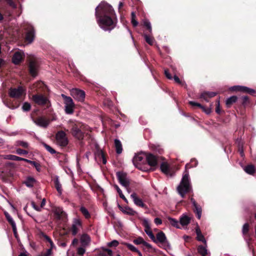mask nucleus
<instances>
[{"label": "nucleus", "mask_w": 256, "mask_h": 256, "mask_svg": "<svg viewBox=\"0 0 256 256\" xmlns=\"http://www.w3.org/2000/svg\"><path fill=\"white\" fill-rule=\"evenodd\" d=\"M124 245H126L129 250H132V252H137V251H138V249L136 248L135 246H134L133 245H132V244H128V243H124Z\"/></svg>", "instance_id": "nucleus-48"}, {"label": "nucleus", "mask_w": 256, "mask_h": 256, "mask_svg": "<svg viewBox=\"0 0 256 256\" xmlns=\"http://www.w3.org/2000/svg\"><path fill=\"white\" fill-rule=\"evenodd\" d=\"M154 222L156 225H160L162 224V220L158 218H154Z\"/></svg>", "instance_id": "nucleus-63"}, {"label": "nucleus", "mask_w": 256, "mask_h": 256, "mask_svg": "<svg viewBox=\"0 0 256 256\" xmlns=\"http://www.w3.org/2000/svg\"><path fill=\"white\" fill-rule=\"evenodd\" d=\"M30 164L33 165L36 168V170L38 172H40L41 170V166L40 164L32 160V163H30Z\"/></svg>", "instance_id": "nucleus-49"}, {"label": "nucleus", "mask_w": 256, "mask_h": 256, "mask_svg": "<svg viewBox=\"0 0 256 256\" xmlns=\"http://www.w3.org/2000/svg\"><path fill=\"white\" fill-rule=\"evenodd\" d=\"M4 215L8 220V221L10 223L12 228L13 231L14 233L16 232V224L14 221L13 220L12 216L8 214V212H4Z\"/></svg>", "instance_id": "nucleus-23"}, {"label": "nucleus", "mask_w": 256, "mask_h": 256, "mask_svg": "<svg viewBox=\"0 0 256 256\" xmlns=\"http://www.w3.org/2000/svg\"><path fill=\"white\" fill-rule=\"evenodd\" d=\"M44 87V83L40 81V82H38L34 84L31 88L32 89H36V90H37L38 89L43 88Z\"/></svg>", "instance_id": "nucleus-41"}, {"label": "nucleus", "mask_w": 256, "mask_h": 256, "mask_svg": "<svg viewBox=\"0 0 256 256\" xmlns=\"http://www.w3.org/2000/svg\"><path fill=\"white\" fill-rule=\"evenodd\" d=\"M198 252L201 256H210V252H208L207 248V244L200 245L198 247Z\"/></svg>", "instance_id": "nucleus-12"}, {"label": "nucleus", "mask_w": 256, "mask_h": 256, "mask_svg": "<svg viewBox=\"0 0 256 256\" xmlns=\"http://www.w3.org/2000/svg\"><path fill=\"white\" fill-rule=\"evenodd\" d=\"M52 254V248H48L47 250L46 254H45V256H50Z\"/></svg>", "instance_id": "nucleus-64"}, {"label": "nucleus", "mask_w": 256, "mask_h": 256, "mask_svg": "<svg viewBox=\"0 0 256 256\" xmlns=\"http://www.w3.org/2000/svg\"><path fill=\"white\" fill-rule=\"evenodd\" d=\"M38 63L35 60H32L30 62V72L32 76H35L37 74Z\"/></svg>", "instance_id": "nucleus-13"}, {"label": "nucleus", "mask_w": 256, "mask_h": 256, "mask_svg": "<svg viewBox=\"0 0 256 256\" xmlns=\"http://www.w3.org/2000/svg\"><path fill=\"white\" fill-rule=\"evenodd\" d=\"M36 180L32 177L28 176L24 182V184L28 187H32L36 183Z\"/></svg>", "instance_id": "nucleus-27"}, {"label": "nucleus", "mask_w": 256, "mask_h": 256, "mask_svg": "<svg viewBox=\"0 0 256 256\" xmlns=\"http://www.w3.org/2000/svg\"><path fill=\"white\" fill-rule=\"evenodd\" d=\"M174 81L176 83L179 84H182V85L184 84V83L180 80L178 77L177 76H174Z\"/></svg>", "instance_id": "nucleus-60"}, {"label": "nucleus", "mask_w": 256, "mask_h": 256, "mask_svg": "<svg viewBox=\"0 0 256 256\" xmlns=\"http://www.w3.org/2000/svg\"><path fill=\"white\" fill-rule=\"evenodd\" d=\"M146 41L147 43H148L150 45H152L154 43V38L148 36L146 34H144V36Z\"/></svg>", "instance_id": "nucleus-45"}, {"label": "nucleus", "mask_w": 256, "mask_h": 256, "mask_svg": "<svg viewBox=\"0 0 256 256\" xmlns=\"http://www.w3.org/2000/svg\"><path fill=\"white\" fill-rule=\"evenodd\" d=\"M32 100L36 104L48 107L50 106V102L48 98L42 94H34L32 96Z\"/></svg>", "instance_id": "nucleus-4"}, {"label": "nucleus", "mask_w": 256, "mask_h": 256, "mask_svg": "<svg viewBox=\"0 0 256 256\" xmlns=\"http://www.w3.org/2000/svg\"><path fill=\"white\" fill-rule=\"evenodd\" d=\"M33 122L37 126L42 128H46L50 122V120L42 116L33 120Z\"/></svg>", "instance_id": "nucleus-10"}, {"label": "nucleus", "mask_w": 256, "mask_h": 256, "mask_svg": "<svg viewBox=\"0 0 256 256\" xmlns=\"http://www.w3.org/2000/svg\"><path fill=\"white\" fill-rule=\"evenodd\" d=\"M23 58L22 52H16L12 57V62L16 64H18Z\"/></svg>", "instance_id": "nucleus-18"}, {"label": "nucleus", "mask_w": 256, "mask_h": 256, "mask_svg": "<svg viewBox=\"0 0 256 256\" xmlns=\"http://www.w3.org/2000/svg\"><path fill=\"white\" fill-rule=\"evenodd\" d=\"M194 206V212L196 213L198 218L200 219L202 214V208L201 206L198 204Z\"/></svg>", "instance_id": "nucleus-31"}, {"label": "nucleus", "mask_w": 256, "mask_h": 256, "mask_svg": "<svg viewBox=\"0 0 256 256\" xmlns=\"http://www.w3.org/2000/svg\"><path fill=\"white\" fill-rule=\"evenodd\" d=\"M120 209L123 212V213L128 214L130 216H133L135 214L136 212L132 208L129 207L122 208L121 206H118Z\"/></svg>", "instance_id": "nucleus-26"}, {"label": "nucleus", "mask_w": 256, "mask_h": 256, "mask_svg": "<svg viewBox=\"0 0 256 256\" xmlns=\"http://www.w3.org/2000/svg\"><path fill=\"white\" fill-rule=\"evenodd\" d=\"M234 90L241 91L248 94H252L254 92V90L246 86H236L232 88Z\"/></svg>", "instance_id": "nucleus-21"}, {"label": "nucleus", "mask_w": 256, "mask_h": 256, "mask_svg": "<svg viewBox=\"0 0 256 256\" xmlns=\"http://www.w3.org/2000/svg\"><path fill=\"white\" fill-rule=\"evenodd\" d=\"M216 93L214 92H206L203 93L201 97L204 98L206 101L208 102V100L206 99V98H212L216 96Z\"/></svg>", "instance_id": "nucleus-36"}, {"label": "nucleus", "mask_w": 256, "mask_h": 256, "mask_svg": "<svg viewBox=\"0 0 256 256\" xmlns=\"http://www.w3.org/2000/svg\"><path fill=\"white\" fill-rule=\"evenodd\" d=\"M91 241L90 236L86 234H82L80 238V242L82 246L86 247L88 246Z\"/></svg>", "instance_id": "nucleus-14"}, {"label": "nucleus", "mask_w": 256, "mask_h": 256, "mask_svg": "<svg viewBox=\"0 0 256 256\" xmlns=\"http://www.w3.org/2000/svg\"><path fill=\"white\" fill-rule=\"evenodd\" d=\"M144 158V156L142 154H138L136 155L133 159V162L134 164H138L140 162H142Z\"/></svg>", "instance_id": "nucleus-34"}, {"label": "nucleus", "mask_w": 256, "mask_h": 256, "mask_svg": "<svg viewBox=\"0 0 256 256\" xmlns=\"http://www.w3.org/2000/svg\"><path fill=\"white\" fill-rule=\"evenodd\" d=\"M80 210L86 218H90V214L88 210L84 206H82Z\"/></svg>", "instance_id": "nucleus-43"}, {"label": "nucleus", "mask_w": 256, "mask_h": 256, "mask_svg": "<svg viewBox=\"0 0 256 256\" xmlns=\"http://www.w3.org/2000/svg\"><path fill=\"white\" fill-rule=\"evenodd\" d=\"M61 96L64 100L66 113L68 114H73L75 105L72 98L70 96H66L64 94H62Z\"/></svg>", "instance_id": "nucleus-3"}, {"label": "nucleus", "mask_w": 256, "mask_h": 256, "mask_svg": "<svg viewBox=\"0 0 256 256\" xmlns=\"http://www.w3.org/2000/svg\"><path fill=\"white\" fill-rule=\"evenodd\" d=\"M114 187L116 188V190L117 192H118L120 198H122L126 202L128 203V200L122 194V190L117 185H114Z\"/></svg>", "instance_id": "nucleus-38"}, {"label": "nucleus", "mask_w": 256, "mask_h": 256, "mask_svg": "<svg viewBox=\"0 0 256 256\" xmlns=\"http://www.w3.org/2000/svg\"><path fill=\"white\" fill-rule=\"evenodd\" d=\"M144 24L150 32L152 31V27L150 22L148 20H145L144 22Z\"/></svg>", "instance_id": "nucleus-56"}, {"label": "nucleus", "mask_w": 256, "mask_h": 256, "mask_svg": "<svg viewBox=\"0 0 256 256\" xmlns=\"http://www.w3.org/2000/svg\"><path fill=\"white\" fill-rule=\"evenodd\" d=\"M249 230V224L248 223H246L244 224L242 229V232L244 235H246L248 234Z\"/></svg>", "instance_id": "nucleus-47"}, {"label": "nucleus", "mask_w": 256, "mask_h": 256, "mask_svg": "<svg viewBox=\"0 0 256 256\" xmlns=\"http://www.w3.org/2000/svg\"><path fill=\"white\" fill-rule=\"evenodd\" d=\"M54 213L56 218L58 220L63 218L65 216V213L60 208H55L54 209Z\"/></svg>", "instance_id": "nucleus-19"}, {"label": "nucleus", "mask_w": 256, "mask_h": 256, "mask_svg": "<svg viewBox=\"0 0 256 256\" xmlns=\"http://www.w3.org/2000/svg\"><path fill=\"white\" fill-rule=\"evenodd\" d=\"M31 108L30 104L28 102H24L22 106V110L24 111H28L30 110Z\"/></svg>", "instance_id": "nucleus-51"}, {"label": "nucleus", "mask_w": 256, "mask_h": 256, "mask_svg": "<svg viewBox=\"0 0 256 256\" xmlns=\"http://www.w3.org/2000/svg\"><path fill=\"white\" fill-rule=\"evenodd\" d=\"M216 111L218 114H220V100H218L216 101Z\"/></svg>", "instance_id": "nucleus-58"}, {"label": "nucleus", "mask_w": 256, "mask_h": 256, "mask_svg": "<svg viewBox=\"0 0 256 256\" xmlns=\"http://www.w3.org/2000/svg\"><path fill=\"white\" fill-rule=\"evenodd\" d=\"M237 97L236 96H232L228 98L226 100V104L228 108L230 107L232 104L236 102L237 100Z\"/></svg>", "instance_id": "nucleus-32"}, {"label": "nucleus", "mask_w": 256, "mask_h": 256, "mask_svg": "<svg viewBox=\"0 0 256 256\" xmlns=\"http://www.w3.org/2000/svg\"><path fill=\"white\" fill-rule=\"evenodd\" d=\"M82 228V222L78 218H74L73 220L70 232L73 236H76Z\"/></svg>", "instance_id": "nucleus-9"}, {"label": "nucleus", "mask_w": 256, "mask_h": 256, "mask_svg": "<svg viewBox=\"0 0 256 256\" xmlns=\"http://www.w3.org/2000/svg\"><path fill=\"white\" fill-rule=\"evenodd\" d=\"M164 74L166 76V77L170 79V80H171L172 79V76H171V74H170L168 70H164Z\"/></svg>", "instance_id": "nucleus-62"}, {"label": "nucleus", "mask_w": 256, "mask_h": 256, "mask_svg": "<svg viewBox=\"0 0 256 256\" xmlns=\"http://www.w3.org/2000/svg\"><path fill=\"white\" fill-rule=\"evenodd\" d=\"M146 159L148 164L151 166H155L157 164V159L152 154H148L146 156Z\"/></svg>", "instance_id": "nucleus-15"}, {"label": "nucleus", "mask_w": 256, "mask_h": 256, "mask_svg": "<svg viewBox=\"0 0 256 256\" xmlns=\"http://www.w3.org/2000/svg\"><path fill=\"white\" fill-rule=\"evenodd\" d=\"M34 37V29L32 28L26 32V39L29 43H31L33 41Z\"/></svg>", "instance_id": "nucleus-24"}, {"label": "nucleus", "mask_w": 256, "mask_h": 256, "mask_svg": "<svg viewBox=\"0 0 256 256\" xmlns=\"http://www.w3.org/2000/svg\"><path fill=\"white\" fill-rule=\"evenodd\" d=\"M143 225L144 227V229L150 228V223L148 220L144 219L143 220Z\"/></svg>", "instance_id": "nucleus-55"}, {"label": "nucleus", "mask_w": 256, "mask_h": 256, "mask_svg": "<svg viewBox=\"0 0 256 256\" xmlns=\"http://www.w3.org/2000/svg\"><path fill=\"white\" fill-rule=\"evenodd\" d=\"M71 132L72 136L78 140H82L83 138L84 134L77 124H74L73 125Z\"/></svg>", "instance_id": "nucleus-11"}, {"label": "nucleus", "mask_w": 256, "mask_h": 256, "mask_svg": "<svg viewBox=\"0 0 256 256\" xmlns=\"http://www.w3.org/2000/svg\"><path fill=\"white\" fill-rule=\"evenodd\" d=\"M26 90L22 86L18 88H10L9 91V94L12 98H18L24 94H25Z\"/></svg>", "instance_id": "nucleus-8"}, {"label": "nucleus", "mask_w": 256, "mask_h": 256, "mask_svg": "<svg viewBox=\"0 0 256 256\" xmlns=\"http://www.w3.org/2000/svg\"><path fill=\"white\" fill-rule=\"evenodd\" d=\"M31 204H32V206L33 207V208L34 210H36L37 211H40L41 210H40V206H37L34 202H32Z\"/></svg>", "instance_id": "nucleus-61"}, {"label": "nucleus", "mask_w": 256, "mask_h": 256, "mask_svg": "<svg viewBox=\"0 0 256 256\" xmlns=\"http://www.w3.org/2000/svg\"><path fill=\"white\" fill-rule=\"evenodd\" d=\"M177 190L182 198H184L186 193L192 191L189 174L188 171H185L181 182L177 187Z\"/></svg>", "instance_id": "nucleus-2"}, {"label": "nucleus", "mask_w": 256, "mask_h": 256, "mask_svg": "<svg viewBox=\"0 0 256 256\" xmlns=\"http://www.w3.org/2000/svg\"><path fill=\"white\" fill-rule=\"evenodd\" d=\"M54 185L58 192L61 194L62 193V185L59 182L58 178H56L54 180Z\"/></svg>", "instance_id": "nucleus-37"}, {"label": "nucleus", "mask_w": 256, "mask_h": 256, "mask_svg": "<svg viewBox=\"0 0 256 256\" xmlns=\"http://www.w3.org/2000/svg\"><path fill=\"white\" fill-rule=\"evenodd\" d=\"M156 242H159L162 244H166L168 243V240L165 234L162 232H158L156 234Z\"/></svg>", "instance_id": "nucleus-16"}, {"label": "nucleus", "mask_w": 256, "mask_h": 256, "mask_svg": "<svg viewBox=\"0 0 256 256\" xmlns=\"http://www.w3.org/2000/svg\"><path fill=\"white\" fill-rule=\"evenodd\" d=\"M244 170L246 173L251 175L254 174L256 172L255 167L252 164H249L244 166Z\"/></svg>", "instance_id": "nucleus-25"}, {"label": "nucleus", "mask_w": 256, "mask_h": 256, "mask_svg": "<svg viewBox=\"0 0 256 256\" xmlns=\"http://www.w3.org/2000/svg\"><path fill=\"white\" fill-rule=\"evenodd\" d=\"M15 146H22L25 148H28L29 144L28 142L23 140H17L15 142Z\"/></svg>", "instance_id": "nucleus-33"}, {"label": "nucleus", "mask_w": 256, "mask_h": 256, "mask_svg": "<svg viewBox=\"0 0 256 256\" xmlns=\"http://www.w3.org/2000/svg\"><path fill=\"white\" fill-rule=\"evenodd\" d=\"M196 240L200 242H202L204 244L206 245V241L204 236L202 234L201 230L198 226H197L196 228Z\"/></svg>", "instance_id": "nucleus-20"}, {"label": "nucleus", "mask_w": 256, "mask_h": 256, "mask_svg": "<svg viewBox=\"0 0 256 256\" xmlns=\"http://www.w3.org/2000/svg\"><path fill=\"white\" fill-rule=\"evenodd\" d=\"M168 220L172 226L176 228H180L179 223L177 220L172 218H168Z\"/></svg>", "instance_id": "nucleus-42"}, {"label": "nucleus", "mask_w": 256, "mask_h": 256, "mask_svg": "<svg viewBox=\"0 0 256 256\" xmlns=\"http://www.w3.org/2000/svg\"><path fill=\"white\" fill-rule=\"evenodd\" d=\"M130 197L133 200L136 205L142 208H144L145 206V204H144L142 200L137 196L135 192L132 193L130 195Z\"/></svg>", "instance_id": "nucleus-17"}, {"label": "nucleus", "mask_w": 256, "mask_h": 256, "mask_svg": "<svg viewBox=\"0 0 256 256\" xmlns=\"http://www.w3.org/2000/svg\"><path fill=\"white\" fill-rule=\"evenodd\" d=\"M44 237L46 238V240L49 242V244H50V248H52H52L54 247V244L52 242V240L48 236H47L46 235L44 236Z\"/></svg>", "instance_id": "nucleus-53"}, {"label": "nucleus", "mask_w": 256, "mask_h": 256, "mask_svg": "<svg viewBox=\"0 0 256 256\" xmlns=\"http://www.w3.org/2000/svg\"><path fill=\"white\" fill-rule=\"evenodd\" d=\"M42 144L50 154H54L56 152L51 146L48 145L47 144L43 143Z\"/></svg>", "instance_id": "nucleus-46"}, {"label": "nucleus", "mask_w": 256, "mask_h": 256, "mask_svg": "<svg viewBox=\"0 0 256 256\" xmlns=\"http://www.w3.org/2000/svg\"><path fill=\"white\" fill-rule=\"evenodd\" d=\"M198 162L196 160H192L190 164H187L186 165V169L187 170L192 167L196 166Z\"/></svg>", "instance_id": "nucleus-44"}, {"label": "nucleus", "mask_w": 256, "mask_h": 256, "mask_svg": "<svg viewBox=\"0 0 256 256\" xmlns=\"http://www.w3.org/2000/svg\"><path fill=\"white\" fill-rule=\"evenodd\" d=\"M95 16L100 27L105 31L114 29L116 23L115 12L108 4L102 2L96 8Z\"/></svg>", "instance_id": "nucleus-1"}, {"label": "nucleus", "mask_w": 256, "mask_h": 256, "mask_svg": "<svg viewBox=\"0 0 256 256\" xmlns=\"http://www.w3.org/2000/svg\"><path fill=\"white\" fill-rule=\"evenodd\" d=\"M70 94L75 100L78 102H82L84 100L85 92L82 90L72 88L70 90Z\"/></svg>", "instance_id": "nucleus-7"}, {"label": "nucleus", "mask_w": 256, "mask_h": 256, "mask_svg": "<svg viewBox=\"0 0 256 256\" xmlns=\"http://www.w3.org/2000/svg\"><path fill=\"white\" fill-rule=\"evenodd\" d=\"M114 146L116 148V153L120 154L122 152V148L121 142L118 139L114 140Z\"/></svg>", "instance_id": "nucleus-29"}, {"label": "nucleus", "mask_w": 256, "mask_h": 256, "mask_svg": "<svg viewBox=\"0 0 256 256\" xmlns=\"http://www.w3.org/2000/svg\"><path fill=\"white\" fill-rule=\"evenodd\" d=\"M118 244H119V242L118 240H113L112 241L110 242H108L107 245H108V246L110 247H112V246L116 247L118 245Z\"/></svg>", "instance_id": "nucleus-50"}, {"label": "nucleus", "mask_w": 256, "mask_h": 256, "mask_svg": "<svg viewBox=\"0 0 256 256\" xmlns=\"http://www.w3.org/2000/svg\"><path fill=\"white\" fill-rule=\"evenodd\" d=\"M28 151L22 150L21 148H17L16 150V153L18 154L22 155V154H28Z\"/></svg>", "instance_id": "nucleus-52"}, {"label": "nucleus", "mask_w": 256, "mask_h": 256, "mask_svg": "<svg viewBox=\"0 0 256 256\" xmlns=\"http://www.w3.org/2000/svg\"><path fill=\"white\" fill-rule=\"evenodd\" d=\"M116 174L120 184L126 188H128V187L130 186V182L127 174L122 172H118Z\"/></svg>", "instance_id": "nucleus-5"}, {"label": "nucleus", "mask_w": 256, "mask_h": 256, "mask_svg": "<svg viewBox=\"0 0 256 256\" xmlns=\"http://www.w3.org/2000/svg\"><path fill=\"white\" fill-rule=\"evenodd\" d=\"M102 250H104V252H100L98 256H106V252L108 256H112V250L104 248H102Z\"/></svg>", "instance_id": "nucleus-40"}, {"label": "nucleus", "mask_w": 256, "mask_h": 256, "mask_svg": "<svg viewBox=\"0 0 256 256\" xmlns=\"http://www.w3.org/2000/svg\"><path fill=\"white\" fill-rule=\"evenodd\" d=\"M44 237L46 238V240L49 242V244H50V248H52H52L54 247V244L52 242V240L48 236H47L46 235L44 236Z\"/></svg>", "instance_id": "nucleus-54"}, {"label": "nucleus", "mask_w": 256, "mask_h": 256, "mask_svg": "<svg viewBox=\"0 0 256 256\" xmlns=\"http://www.w3.org/2000/svg\"><path fill=\"white\" fill-rule=\"evenodd\" d=\"M56 143L61 146H65L68 144V140L66 134L63 131L58 132L56 136Z\"/></svg>", "instance_id": "nucleus-6"}, {"label": "nucleus", "mask_w": 256, "mask_h": 256, "mask_svg": "<svg viewBox=\"0 0 256 256\" xmlns=\"http://www.w3.org/2000/svg\"><path fill=\"white\" fill-rule=\"evenodd\" d=\"M189 103L190 105H192V106H197L200 108H203V106L201 105L200 104L198 103H197V102H194L192 101L190 102Z\"/></svg>", "instance_id": "nucleus-57"}, {"label": "nucleus", "mask_w": 256, "mask_h": 256, "mask_svg": "<svg viewBox=\"0 0 256 256\" xmlns=\"http://www.w3.org/2000/svg\"><path fill=\"white\" fill-rule=\"evenodd\" d=\"M191 220V217L187 216L186 214H183L180 220V224L182 226H186L189 224Z\"/></svg>", "instance_id": "nucleus-22"}, {"label": "nucleus", "mask_w": 256, "mask_h": 256, "mask_svg": "<svg viewBox=\"0 0 256 256\" xmlns=\"http://www.w3.org/2000/svg\"><path fill=\"white\" fill-rule=\"evenodd\" d=\"M133 242L136 244H142L144 246H148V244L144 240L142 237H138V238L134 239L133 240Z\"/></svg>", "instance_id": "nucleus-35"}, {"label": "nucleus", "mask_w": 256, "mask_h": 256, "mask_svg": "<svg viewBox=\"0 0 256 256\" xmlns=\"http://www.w3.org/2000/svg\"><path fill=\"white\" fill-rule=\"evenodd\" d=\"M3 158L6 160H9L14 161H20V157L18 156L12 155V154H6L2 156Z\"/></svg>", "instance_id": "nucleus-30"}, {"label": "nucleus", "mask_w": 256, "mask_h": 256, "mask_svg": "<svg viewBox=\"0 0 256 256\" xmlns=\"http://www.w3.org/2000/svg\"><path fill=\"white\" fill-rule=\"evenodd\" d=\"M144 232L153 242H156V238L154 234H152L150 228H147V229H144Z\"/></svg>", "instance_id": "nucleus-39"}, {"label": "nucleus", "mask_w": 256, "mask_h": 256, "mask_svg": "<svg viewBox=\"0 0 256 256\" xmlns=\"http://www.w3.org/2000/svg\"><path fill=\"white\" fill-rule=\"evenodd\" d=\"M160 170L162 172L168 174L170 172V166L166 162H163L160 165Z\"/></svg>", "instance_id": "nucleus-28"}, {"label": "nucleus", "mask_w": 256, "mask_h": 256, "mask_svg": "<svg viewBox=\"0 0 256 256\" xmlns=\"http://www.w3.org/2000/svg\"><path fill=\"white\" fill-rule=\"evenodd\" d=\"M7 3L12 7L15 8L16 6L14 2H13V0H4Z\"/></svg>", "instance_id": "nucleus-59"}]
</instances>
